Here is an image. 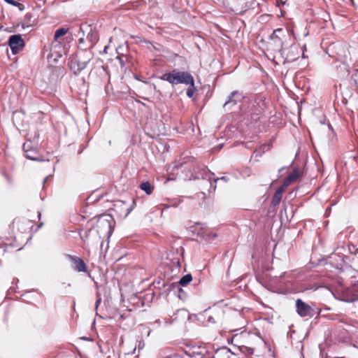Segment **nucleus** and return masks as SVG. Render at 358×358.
<instances>
[{
	"instance_id": "f257e3e1",
	"label": "nucleus",
	"mask_w": 358,
	"mask_h": 358,
	"mask_svg": "<svg viewBox=\"0 0 358 358\" xmlns=\"http://www.w3.org/2000/svg\"><path fill=\"white\" fill-rule=\"evenodd\" d=\"M75 36L78 39L83 38L86 47L91 49L95 46L99 39V31L96 26L87 23H81L78 32L75 33Z\"/></svg>"
},
{
	"instance_id": "f03ea898",
	"label": "nucleus",
	"mask_w": 358,
	"mask_h": 358,
	"mask_svg": "<svg viewBox=\"0 0 358 358\" xmlns=\"http://www.w3.org/2000/svg\"><path fill=\"white\" fill-rule=\"evenodd\" d=\"M76 55L83 62L82 64H85L86 66L94 57L92 49L86 47L85 40L83 38L78 40V51Z\"/></svg>"
},
{
	"instance_id": "7ed1b4c3",
	"label": "nucleus",
	"mask_w": 358,
	"mask_h": 358,
	"mask_svg": "<svg viewBox=\"0 0 358 358\" xmlns=\"http://www.w3.org/2000/svg\"><path fill=\"white\" fill-rule=\"evenodd\" d=\"M338 291L343 294V296L345 297V299H343L345 301H352L358 298V285L348 286L345 284L341 283L340 287H338Z\"/></svg>"
},
{
	"instance_id": "20e7f679",
	"label": "nucleus",
	"mask_w": 358,
	"mask_h": 358,
	"mask_svg": "<svg viewBox=\"0 0 358 358\" xmlns=\"http://www.w3.org/2000/svg\"><path fill=\"white\" fill-rule=\"evenodd\" d=\"M8 45L11 50L12 54L15 55L23 49L25 46V42L20 34H14L9 36Z\"/></svg>"
},
{
	"instance_id": "39448f33",
	"label": "nucleus",
	"mask_w": 358,
	"mask_h": 358,
	"mask_svg": "<svg viewBox=\"0 0 358 358\" xmlns=\"http://www.w3.org/2000/svg\"><path fill=\"white\" fill-rule=\"evenodd\" d=\"M296 311L301 317H312L315 315L314 309L301 299L296 301Z\"/></svg>"
},
{
	"instance_id": "423d86ee",
	"label": "nucleus",
	"mask_w": 358,
	"mask_h": 358,
	"mask_svg": "<svg viewBox=\"0 0 358 358\" xmlns=\"http://www.w3.org/2000/svg\"><path fill=\"white\" fill-rule=\"evenodd\" d=\"M24 156L32 161H43V159L38 157V150L36 147L33 145L31 141H27L22 145Z\"/></svg>"
},
{
	"instance_id": "0eeeda50",
	"label": "nucleus",
	"mask_w": 358,
	"mask_h": 358,
	"mask_svg": "<svg viewBox=\"0 0 358 358\" xmlns=\"http://www.w3.org/2000/svg\"><path fill=\"white\" fill-rule=\"evenodd\" d=\"M113 220L110 215L103 214L101 215L97 222V227L99 228H105L107 230V234L110 235L113 231Z\"/></svg>"
},
{
	"instance_id": "6e6552de",
	"label": "nucleus",
	"mask_w": 358,
	"mask_h": 358,
	"mask_svg": "<svg viewBox=\"0 0 358 358\" xmlns=\"http://www.w3.org/2000/svg\"><path fill=\"white\" fill-rule=\"evenodd\" d=\"M66 257L71 263V268L78 272L85 273L87 271V267L83 259L75 255H66Z\"/></svg>"
},
{
	"instance_id": "1a4fd4ad",
	"label": "nucleus",
	"mask_w": 358,
	"mask_h": 358,
	"mask_svg": "<svg viewBox=\"0 0 358 358\" xmlns=\"http://www.w3.org/2000/svg\"><path fill=\"white\" fill-rule=\"evenodd\" d=\"M81 62L83 63V62L78 58L76 54L69 57L68 65L75 75L79 74L87 67L85 64H81Z\"/></svg>"
},
{
	"instance_id": "9d476101",
	"label": "nucleus",
	"mask_w": 358,
	"mask_h": 358,
	"mask_svg": "<svg viewBox=\"0 0 358 358\" xmlns=\"http://www.w3.org/2000/svg\"><path fill=\"white\" fill-rule=\"evenodd\" d=\"M286 34H288L287 31L278 28L275 29L270 36L271 39L275 43L277 50L280 52L283 48V38L285 36Z\"/></svg>"
},
{
	"instance_id": "9b49d317",
	"label": "nucleus",
	"mask_w": 358,
	"mask_h": 358,
	"mask_svg": "<svg viewBox=\"0 0 358 358\" xmlns=\"http://www.w3.org/2000/svg\"><path fill=\"white\" fill-rule=\"evenodd\" d=\"M194 80L193 76L187 71H175V85L177 84H192Z\"/></svg>"
},
{
	"instance_id": "f8f14e48",
	"label": "nucleus",
	"mask_w": 358,
	"mask_h": 358,
	"mask_svg": "<svg viewBox=\"0 0 358 358\" xmlns=\"http://www.w3.org/2000/svg\"><path fill=\"white\" fill-rule=\"evenodd\" d=\"M344 255H339L337 253L332 254L329 258L328 264L331 265L337 270H343L346 265Z\"/></svg>"
},
{
	"instance_id": "ddd939ff",
	"label": "nucleus",
	"mask_w": 358,
	"mask_h": 358,
	"mask_svg": "<svg viewBox=\"0 0 358 358\" xmlns=\"http://www.w3.org/2000/svg\"><path fill=\"white\" fill-rule=\"evenodd\" d=\"M242 97L241 94L238 91H233L229 96L228 99L223 104V107L229 109L233 106L236 105L238 100Z\"/></svg>"
},
{
	"instance_id": "4468645a",
	"label": "nucleus",
	"mask_w": 358,
	"mask_h": 358,
	"mask_svg": "<svg viewBox=\"0 0 358 358\" xmlns=\"http://www.w3.org/2000/svg\"><path fill=\"white\" fill-rule=\"evenodd\" d=\"M233 355L230 349L227 347H222L216 350L213 358H231Z\"/></svg>"
},
{
	"instance_id": "2eb2a0df",
	"label": "nucleus",
	"mask_w": 358,
	"mask_h": 358,
	"mask_svg": "<svg viewBox=\"0 0 358 358\" xmlns=\"http://www.w3.org/2000/svg\"><path fill=\"white\" fill-rule=\"evenodd\" d=\"M185 355L189 358H203L199 348H191L185 350Z\"/></svg>"
},
{
	"instance_id": "dca6fc26",
	"label": "nucleus",
	"mask_w": 358,
	"mask_h": 358,
	"mask_svg": "<svg viewBox=\"0 0 358 358\" xmlns=\"http://www.w3.org/2000/svg\"><path fill=\"white\" fill-rule=\"evenodd\" d=\"M299 175H300L299 169L297 168H295L293 170V171L288 176H287L285 178V180L287 182H288L289 184L290 185L291 183H292L293 182L296 180V179L299 177Z\"/></svg>"
},
{
	"instance_id": "f3484780",
	"label": "nucleus",
	"mask_w": 358,
	"mask_h": 358,
	"mask_svg": "<svg viewBox=\"0 0 358 358\" xmlns=\"http://www.w3.org/2000/svg\"><path fill=\"white\" fill-rule=\"evenodd\" d=\"M162 80H165L169 82L172 85H175V71L173 73H166L162 75L159 78Z\"/></svg>"
},
{
	"instance_id": "a211bd4d",
	"label": "nucleus",
	"mask_w": 358,
	"mask_h": 358,
	"mask_svg": "<svg viewBox=\"0 0 358 358\" xmlns=\"http://www.w3.org/2000/svg\"><path fill=\"white\" fill-rule=\"evenodd\" d=\"M69 30V28L68 27H60L59 29H57L55 32V34H54V40L55 41H57L58 39L64 36L66 34L68 33Z\"/></svg>"
},
{
	"instance_id": "6ab92c4d",
	"label": "nucleus",
	"mask_w": 358,
	"mask_h": 358,
	"mask_svg": "<svg viewBox=\"0 0 358 358\" xmlns=\"http://www.w3.org/2000/svg\"><path fill=\"white\" fill-rule=\"evenodd\" d=\"M140 188L144 191L147 194H151L154 189V187L150 183V182H143L140 185Z\"/></svg>"
},
{
	"instance_id": "aec40b11",
	"label": "nucleus",
	"mask_w": 358,
	"mask_h": 358,
	"mask_svg": "<svg viewBox=\"0 0 358 358\" xmlns=\"http://www.w3.org/2000/svg\"><path fill=\"white\" fill-rule=\"evenodd\" d=\"M281 190H275L273 196V198H272V201H271V203L273 206H278L281 199H282V193L280 192Z\"/></svg>"
},
{
	"instance_id": "412c9836",
	"label": "nucleus",
	"mask_w": 358,
	"mask_h": 358,
	"mask_svg": "<svg viewBox=\"0 0 358 358\" xmlns=\"http://www.w3.org/2000/svg\"><path fill=\"white\" fill-rule=\"evenodd\" d=\"M192 280V275L188 273L183 275L179 280V285L181 286H185L189 283Z\"/></svg>"
},
{
	"instance_id": "4be33fe9",
	"label": "nucleus",
	"mask_w": 358,
	"mask_h": 358,
	"mask_svg": "<svg viewBox=\"0 0 358 358\" xmlns=\"http://www.w3.org/2000/svg\"><path fill=\"white\" fill-rule=\"evenodd\" d=\"M1 174L4 178V179L6 180L7 184L9 186H12L13 184V177L5 170H2L1 171Z\"/></svg>"
},
{
	"instance_id": "5701e85b",
	"label": "nucleus",
	"mask_w": 358,
	"mask_h": 358,
	"mask_svg": "<svg viewBox=\"0 0 358 358\" xmlns=\"http://www.w3.org/2000/svg\"><path fill=\"white\" fill-rule=\"evenodd\" d=\"M190 86L188 87L187 90V96L189 98H192L194 96V92H196V88L194 86V80H193L192 84H189Z\"/></svg>"
},
{
	"instance_id": "b1692460",
	"label": "nucleus",
	"mask_w": 358,
	"mask_h": 358,
	"mask_svg": "<svg viewBox=\"0 0 358 358\" xmlns=\"http://www.w3.org/2000/svg\"><path fill=\"white\" fill-rule=\"evenodd\" d=\"M6 3L18 7L20 9H21V6H22V4L17 1L16 0H4Z\"/></svg>"
},
{
	"instance_id": "393cba45",
	"label": "nucleus",
	"mask_w": 358,
	"mask_h": 358,
	"mask_svg": "<svg viewBox=\"0 0 358 358\" xmlns=\"http://www.w3.org/2000/svg\"><path fill=\"white\" fill-rule=\"evenodd\" d=\"M289 185V182H287L285 179L281 185L280 187H279L277 190H281L280 192L283 193L284 190Z\"/></svg>"
},
{
	"instance_id": "a878e982",
	"label": "nucleus",
	"mask_w": 358,
	"mask_h": 358,
	"mask_svg": "<svg viewBox=\"0 0 358 358\" xmlns=\"http://www.w3.org/2000/svg\"><path fill=\"white\" fill-rule=\"evenodd\" d=\"M145 346V343L143 340H138L136 341V347L138 348V350H142Z\"/></svg>"
},
{
	"instance_id": "bb28decb",
	"label": "nucleus",
	"mask_w": 358,
	"mask_h": 358,
	"mask_svg": "<svg viewBox=\"0 0 358 358\" xmlns=\"http://www.w3.org/2000/svg\"><path fill=\"white\" fill-rule=\"evenodd\" d=\"M178 297L181 299H185L186 298V293L182 289L179 288L178 292Z\"/></svg>"
},
{
	"instance_id": "cd10ccee",
	"label": "nucleus",
	"mask_w": 358,
	"mask_h": 358,
	"mask_svg": "<svg viewBox=\"0 0 358 358\" xmlns=\"http://www.w3.org/2000/svg\"><path fill=\"white\" fill-rule=\"evenodd\" d=\"M131 210H132V208H131V207H130V206H127L125 207V209H124V211H125V216H127V215L130 213V212L131 211Z\"/></svg>"
},
{
	"instance_id": "c85d7f7f",
	"label": "nucleus",
	"mask_w": 358,
	"mask_h": 358,
	"mask_svg": "<svg viewBox=\"0 0 358 358\" xmlns=\"http://www.w3.org/2000/svg\"><path fill=\"white\" fill-rule=\"evenodd\" d=\"M162 324V321L159 319L156 320L152 324L156 327H159Z\"/></svg>"
},
{
	"instance_id": "c756f323",
	"label": "nucleus",
	"mask_w": 358,
	"mask_h": 358,
	"mask_svg": "<svg viewBox=\"0 0 358 358\" xmlns=\"http://www.w3.org/2000/svg\"><path fill=\"white\" fill-rule=\"evenodd\" d=\"M203 171H204L206 177L207 176V174L213 175V173H210V171L208 170L206 167L203 168Z\"/></svg>"
},
{
	"instance_id": "7c9ffc66",
	"label": "nucleus",
	"mask_w": 358,
	"mask_h": 358,
	"mask_svg": "<svg viewBox=\"0 0 358 358\" xmlns=\"http://www.w3.org/2000/svg\"><path fill=\"white\" fill-rule=\"evenodd\" d=\"M224 180V181H227V180H228V179H227V177H225V176H222V177H221V178H217V179H215V182H217V180Z\"/></svg>"
},
{
	"instance_id": "2f4dec72",
	"label": "nucleus",
	"mask_w": 358,
	"mask_h": 358,
	"mask_svg": "<svg viewBox=\"0 0 358 358\" xmlns=\"http://www.w3.org/2000/svg\"><path fill=\"white\" fill-rule=\"evenodd\" d=\"M118 204L120 205V207H123V206H127V205H126V203H125V202H124V201H119L117 202V205H118Z\"/></svg>"
},
{
	"instance_id": "473e14b6",
	"label": "nucleus",
	"mask_w": 358,
	"mask_h": 358,
	"mask_svg": "<svg viewBox=\"0 0 358 358\" xmlns=\"http://www.w3.org/2000/svg\"><path fill=\"white\" fill-rule=\"evenodd\" d=\"M173 323V320H165V324L166 325L171 324Z\"/></svg>"
},
{
	"instance_id": "72a5a7b5",
	"label": "nucleus",
	"mask_w": 358,
	"mask_h": 358,
	"mask_svg": "<svg viewBox=\"0 0 358 358\" xmlns=\"http://www.w3.org/2000/svg\"><path fill=\"white\" fill-rule=\"evenodd\" d=\"M51 177H52V175H49V176H46V177L44 178V180H43V185H45V183L46 182V181H47L49 178H50Z\"/></svg>"
},
{
	"instance_id": "f704fd0d",
	"label": "nucleus",
	"mask_w": 358,
	"mask_h": 358,
	"mask_svg": "<svg viewBox=\"0 0 358 358\" xmlns=\"http://www.w3.org/2000/svg\"><path fill=\"white\" fill-rule=\"evenodd\" d=\"M248 353L252 355L253 354V349L252 348H247Z\"/></svg>"
},
{
	"instance_id": "c9c22d12",
	"label": "nucleus",
	"mask_w": 358,
	"mask_h": 358,
	"mask_svg": "<svg viewBox=\"0 0 358 358\" xmlns=\"http://www.w3.org/2000/svg\"><path fill=\"white\" fill-rule=\"evenodd\" d=\"M168 358H181V357L176 355H173L169 356Z\"/></svg>"
},
{
	"instance_id": "e433bc0d",
	"label": "nucleus",
	"mask_w": 358,
	"mask_h": 358,
	"mask_svg": "<svg viewBox=\"0 0 358 358\" xmlns=\"http://www.w3.org/2000/svg\"><path fill=\"white\" fill-rule=\"evenodd\" d=\"M222 147H223V144H220L217 146V150H220L222 148Z\"/></svg>"
},
{
	"instance_id": "4c0bfd02",
	"label": "nucleus",
	"mask_w": 358,
	"mask_h": 358,
	"mask_svg": "<svg viewBox=\"0 0 358 358\" xmlns=\"http://www.w3.org/2000/svg\"><path fill=\"white\" fill-rule=\"evenodd\" d=\"M199 169V166H197V165H194L193 171H194V172H196V169Z\"/></svg>"
},
{
	"instance_id": "58836bf2",
	"label": "nucleus",
	"mask_w": 358,
	"mask_h": 358,
	"mask_svg": "<svg viewBox=\"0 0 358 358\" xmlns=\"http://www.w3.org/2000/svg\"><path fill=\"white\" fill-rule=\"evenodd\" d=\"M199 178V176H191V178H190V179L195 180V179H198Z\"/></svg>"
},
{
	"instance_id": "ea45409f",
	"label": "nucleus",
	"mask_w": 358,
	"mask_h": 358,
	"mask_svg": "<svg viewBox=\"0 0 358 358\" xmlns=\"http://www.w3.org/2000/svg\"><path fill=\"white\" fill-rule=\"evenodd\" d=\"M91 231H92V229H90L87 231H86V237H87L88 234H90L91 232Z\"/></svg>"
},
{
	"instance_id": "a19ab883",
	"label": "nucleus",
	"mask_w": 358,
	"mask_h": 358,
	"mask_svg": "<svg viewBox=\"0 0 358 358\" xmlns=\"http://www.w3.org/2000/svg\"><path fill=\"white\" fill-rule=\"evenodd\" d=\"M355 250H356L357 252L358 253V243L355 245Z\"/></svg>"
},
{
	"instance_id": "79ce46f5",
	"label": "nucleus",
	"mask_w": 358,
	"mask_h": 358,
	"mask_svg": "<svg viewBox=\"0 0 358 358\" xmlns=\"http://www.w3.org/2000/svg\"><path fill=\"white\" fill-rule=\"evenodd\" d=\"M38 216L39 218L41 217V212H38Z\"/></svg>"
},
{
	"instance_id": "37998d69",
	"label": "nucleus",
	"mask_w": 358,
	"mask_h": 358,
	"mask_svg": "<svg viewBox=\"0 0 358 358\" xmlns=\"http://www.w3.org/2000/svg\"><path fill=\"white\" fill-rule=\"evenodd\" d=\"M306 45H304L303 47H302V49H303V51L306 50Z\"/></svg>"
},
{
	"instance_id": "c03bdc74",
	"label": "nucleus",
	"mask_w": 358,
	"mask_h": 358,
	"mask_svg": "<svg viewBox=\"0 0 358 358\" xmlns=\"http://www.w3.org/2000/svg\"><path fill=\"white\" fill-rule=\"evenodd\" d=\"M284 169H285V168H284V167H282V168H281L280 169H279V172L280 173V172H281Z\"/></svg>"
},
{
	"instance_id": "a18cd8bd",
	"label": "nucleus",
	"mask_w": 358,
	"mask_h": 358,
	"mask_svg": "<svg viewBox=\"0 0 358 358\" xmlns=\"http://www.w3.org/2000/svg\"><path fill=\"white\" fill-rule=\"evenodd\" d=\"M42 225H43V222H41V223L38 226V228H40V227H41V226H42Z\"/></svg>"
},
{
	"instance_id": "49530a36",
	"label": "nucleus",
	"mask_w": 358,
	"mask_h": 358,
	"mask_svg": "<svg viewBox=\"0 0 358 358\" xmlns=\"http://www.w3.org/2000/svg\"><path fill=\"white\" fill-rule=\"evenodd\" d=\"M211 235H212L213 237H216V236H217V235H216L215 234H211Z\"/></svg>"
},
{
	"instance_id": "de8ad7c7",
	"label": "nucleus",
	"mask_w": 358,
	"mask_h": 358,
	"mask_svg": "<svg viewBox=\"0 0 358 358\" xmlns=\"http://www.w3.org/2000/svg\"><path fill=\"white\" fill-rule=\"evenodd\" d=\"M120 63H121L122 66H123V65H124V62H123V61H120Z\"/></svg>"
},
{
	"instance_id": "09e8293b",
	"label": "nucleus",
	"mask_w": 358,
	"mask_h": 358,
	"mask_svg": "<svg viewBox=\"0 0 358 358\" xmlns=\"http://www.w3.org/2000/svg\"><path fill=\"white\" fill-rule=\"evenodd\" d=\"M99 302H100V299H99V300H98V301H96V305H97Z\"/></svg>"
},
{
	"instance_id": "8fccbe9b",
	"label": "nucleus",
	"mask_w": 358,
	"mask_h": 358,
	"mask_svg": "<svg viewBox=\"0 0 358 358\" xmlns=\"http://www.w3.org/2000/svg\"><path fill=\"white\" fill-rule=\"evenodd\" d=\"M303 57L305 58V55H304V52H303V55H302Z\"/></svg>"
},
{
	"instance_id": "3c124183",
	"label": "nucleus",
	"mask_w": 358,
	"mask_h": 358,
	"mask_svg": "<svg viewBox=\"0 0 358 358\" xmlns=\"http://www.w3.org/2000/svg\"><path fill=\"white\" fill-rule=\"evenodd\" d=\"M255 154H256V156H257V151H255Z\"/></svg>"
},
{
	"instance_id": "603ef678",
	"label": "nucleus",
	"mask_w": 358,
	"mask_h": 358,
	"mask_svg": "<svg viewBox=\"0 0 358 358\" xmlns=\"http://www.w3.org/2000/svg\"><path fill=\"white\" fill-rule=\"evenodd\" d=\"M357 76H358V71H357Z\"/></svg>"
}]
</instances>
